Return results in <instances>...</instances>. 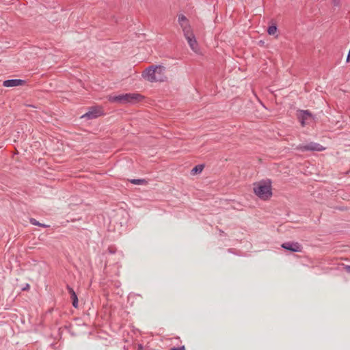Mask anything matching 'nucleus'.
Here are the masks:
<instances>
[{
	"label": "nucleus",
	"instance_id": "nucleus-20",
	"mask_svg": "<svg viewBox=\"0 0 350 350\" xmlns=\"http://www.w3.org/2000/svg\"><path fill=\"white\" fill-rule=\"evenodd\" d=\"M332 1L334 6H338L340 4V0H332Z\"/></svg>",
	"mask_w": 350,
	"mask_h": 350
},
{
	"label": "nucleus",
	"instance_id": "nucleus-4",
	"mask_svg": "<svg viewBox=\"0 0 350 350\" xmlns=\"http://www.w3.org/2000/svg\"><path fill=\"white\" fill-rule=\"evenodd\" d=\"M297 150H299L302 152L304 151H322L325 150V148L321 146L320 144L315 142H310L306 145H299L297 148Z\"/></svg>",
	"mask_w": 350,
	"mask_h": 350
},
{
	"label": "nucleus",
	"instance_id": "nucleus-1",
	"mask_svg": "<svg viewBox=\"0 0 350 350\" xmlns=\"http://www.w3.org/2000/svg\"><path fill=\"white\" fill-rule=\"evenodd\" d=\"M254 192L261 200H269L272 196L271 181L269 180L267 183L260 182L258 184H255Z\"/></svg>",
	"mask_w": 350,
	"mask_h": 350
},
{
	"label": "nucleus",
	"instance_id": "nucleus-8",
	"mask_svg": "<svg viewBox=\"0 0 350 350\" xmlns=\"http://www.w3.org/2000/svg\"><path fill=\"white\" fill-rule=\"evenodd\" d=\"M25 81L22 79H8L3 82V85L7 88L16 87L25 84Z\"/></svg>",
	"mask_w": 350,
	"mask_h": 350
},
{
	"label": "nucleus",
	"instance_id": "nucleus-10",
	"mask_svg": "<svg viewBox=\"0 0 350 350\" xmlns=\"http://www.w3.org/2000/svg\"><path fill=\"white\" fill-rule=\"evenodd\" d=\"M154 70L157 71L155 72L156 77H161L162 78L161 82L165 81L167 79L165 75V68L161 65L154 66Z\"/></svg>",
	"mask_w": 350,
	"mask_h": 350
},
{
	"label": "nucleus",
	"instance_id": "nucleus-11",
	"mask_svg": "<svg viewBox=\"0 0 350 350\" xmlns=\"http://www.w3.org/2000/svg\"><path fill=\"white\" fill-rule=\"evenodd\" d=\"M186 40H187V42L189 45V46L191 47V49L193 50V51H196L197 49H198V42L196 41V37L194 36V34L193 33L191 35V36H189V38L188 37H185Z\"/></svg>",
	"mask_w": 350,
	"mask_h": 350
},
{
	"label": "nucleus",
	"instance_id": "nucleus-5",
	"mask_svg": "<svg viewBox=\"0 0 350 350\" xmlns=\"http://www.w3.org/2000/svg\"><path fill=\"white\" fill-rule=\"evenodd\" d=\"M103 114V111L99 107H91L89 111L81 116L88 120H92L100 116Z\"/></svg>",
	"mask_w": 350,
	"mask_h": 350
},
{
	"label": "nucleus",
	"instance_id": "nucleus-2",
	"mask_svg": "<svg viewBox=\"0 0 350 350\" xmlns=\"http://www.w3.org/2000/svg\"><path fill=\"white\" fill-rule=\"evenodd\" d=\"M155 72L157 71L154 70V66H150L144 70L142 72V77L150 82H161L162 78L161 77H156Z\"/></svg>",
	"mask_w": 350,
	"mask_h": 350
},
{
	"label": "nucleus",
	"instance_id": "nucleus-18",
	"mask_svg": "<svg viewBox=\"0 0 350 350\" xmlns=\"http://www.w3.org/2000/svg\"><path fill=\"white\" fill-rule=\"evenodd\" d=\"M277 31V27L275 25H271L268 27L267 29V33L269 34V35H273Z\"/></svg>",
	"mask_w": 350,
	"mask_h": 350
},
{
	"label": "nucleus",
	"instance_id": "nucleus-16",
	"mask_svg": "<svg viewBox=\"0 0 350 350\" xmlns=\"http://www.w3.org/2000/svg\"><path fill=\"white\" fill-rule=\"evenodd\" d=\"M29 222L30 224H31L32 225H34V226H42L43 228H46L48 227L47 225H45V224H41L40 223L39 221H38L36 219L34 218H30L29 219Z\"/></svg>",
	"mask_w": 350,
	"mask_h": 350
},
{
	"label": "nucleus",
	"instance_id": "nucleus-12",
	"mask_svg": "<svg viewBox=\"0 0 350 350\" xmlns=\"http://www.w3.org/2000/svg\"><path fill=\"white\" fill-rule=\"evenodd\" d=\"M108 100L111 103L124 104V94L117 96L110 95L108 97Z\"/></svg>",
	"mask_w": 350,
	"mask_h": 350
},
{
	"label": "nucleus",
	"instance_id": "nucleus-19",
	"mask_svg": "<svg viewBox=\"0 0 350 350\" xmlns=\"http://www.w3.org/2000/svg\"><path fill=\"white\" fill-rule=\"evenodd\" d=\"M170 350H185V346H181L178 347H172Z\"/></svg>",
	"mask_w": 350,
	"mask_h": 350
},
{
	"label": "nucleus",
	"instance_id": "nucleus-3",
	"mask_svg": "<svg viewBox=\"0 0 350 350\" xmlns=\"http://www.w3.org/2000/svg\"><path fill=\"white\" fill-rule=\"evenodd\" d=\"M297 118L302 126L310 124L313 120V116L308 110L299 111Z\"/></svg>",
	"mask_w": 350,
	"mask_h": 350
},
{
	"label": "nucleus",
	"instance_id": "nucleus-9",
	"mask_svg": "<svg viewBox=\"0 0 350 350\" xmlns=\"http://www.w3.org/2000/svg\"><path fill=\"white\" fill-rule=\"evenodd\" d=\"M67 289H68V293L70 295V298L72 301V306L75 308H78V298H77V294L75 293L73 288H71L68 285L67 286Z\"/></svg>",
	"mask_w": 350,
	"mask_h": 350
},
{
	"label": "nucleus",
	"instance_id": "nucleus-22",
	"mask_svg": "<svg viewBox=\"0 0 350 350\" xmlns=\"http://www.w3.org/2000/svg\"><path fill=\"white\" fill-rule=\"evenodd\" d=\"M29 288V285L27 284L25 287L22 288L23 291H27Z\"/></svg>",
	"mask_w": 350,
	"mask_h": 350
},
{
	"label": "nucleus",
	"instance_id": "nucleus-14",
	"mask_svg": "<svg viewBox=\"0 0 350 350\" xmlns=\"http://www.w3.org/2000/svg\"><path fill=\"white\" fill-rule=\"evenodd\" d=\"M182 30L185 38H189V36H191V35L193 33L191 25H189L188 27H184V28H183Z\"/></svg>",
	"mask_w": 350,
	"mask_h": 350
},
{
	"label": "nucleus",
	"instance_id": "nucleus-15",
	"mask_svg": "<svg viewBox=\"0 0 350 350\" xmlns=\"http://www.w3.org/2000/svg\"><path fill=\"white\" fill-rule=\"evenodd\" d=\"M204 169L203 165H197L191 170L192 174H196L200 173Z\"/></svg>",
	"mask_w": 350,
	"mask_h": 350
},
{
	"label": "nucleus",
	"instance_id": "nucleus-13",
	"mask_svg": "<svg viewBox=\"0 0 350 350\" xmlns=\"http://www.w3.org/2000/svg\"><path fill=\"white\" fill-rule=\"evenodd\" d=\"M178 22L182 29L184 28V27H188L190 25L189 20L183 14H179L178 16Z\"/></svg>",
	"mask_w": 350,
	"mask_h": 350
},
{
	"label": "nucleus",
	"instance_id": "nucleus-21",
	"mask_svg": "<svg viewBox=\"0 0 350 350\" xmlns=\"http://www.w3.org/2000/svg\"><path fill=\"white\" fill-rule=\"evenodd\" d=\"M344 269L347 273H350V265H345Z\"/></svg>",
	"mask_w": 350,
	"mask_h": 350
},
{
	"label": "nucleus",
	"instance_id": "nucleus-6",
	"mask_svg": "<svg viewBox=\"0 0 350 350\" xmlns=\"http://www.w3.org/2000/svg\"><path fill=\"white\" fill-rule=\"evenodd\" d=\"M281 246L282 248L293 252H299L302 250V246L298 242H285Z\"/></svg>",
	"mask_w": 350,
	"mask_h": 350
},
{
	"label": "nucleus",
	"instance_id": "nucleus-7",
	"mask_svg": "<svg viewBox=\"0 0 350 350\" xmlns=\"http://www.w3.org/2000/svg\"><path fill=\"white\" fill-rule=\"evenodd\" d=\"M143 96L139 94L127 93L124 94V104L135 103L140 101Z\"/></svg>",
	"mask_w": 350,
	"mask_h": 350
},
{
	"label": "nucleus",
	"instance_id": "nucleus-17",
	"mask_svg": "<svg viewBox=\"0 0 350 350\" xmlns=\"http://www.w3.org/2000/svg\"><path fill=\"white\" fill-rule=\"evenodd\" d=\"M129 181L134 185H144L146 183V180L145 179H131Z\"/></svg>",
	"mask_w": 350,
	"mask_h": 350
}]
</instances>
